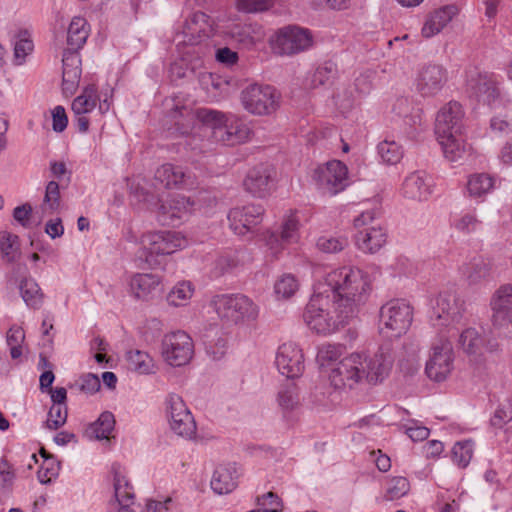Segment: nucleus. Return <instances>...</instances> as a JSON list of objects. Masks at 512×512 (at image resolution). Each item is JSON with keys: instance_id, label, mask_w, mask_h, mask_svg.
<instances>
[{"instance_id": "f257e3e1", "label": "nucleus", "mask_w": 512, "mask_h": 512, "mask_svg": "<svg viewBox=\"0 0 512 512\" xmlns=\"http://www.w3.org/2000/svg\"><path fill=\"white\" fill-rule=\"evenodd\" d=\"M371 291L367 272L354 266L333 269L314 286L303 313L304 322L313 332L330 335L358 315Z\"/></svg>"}, {"instance_id": "f03ea898", "label": "nucleus", "mask_w": 512, "mask_h": 512, "mask_svg": "<svg viewBox=\"0 0 512 512\" xmlns=\"http://www.w3.org/2000/svg\"><path fill=\"white\" fill-rule=\"evenodd\" d=\"M183 118L178 120L176 130L180 135L186 136V145L199 153L208 152L212 143L225 146H234L246 142L251 135L249 126L237 115L201 108L195 112L176 106L174 118L177 115Z\"/></svg>"}, {"instance_id": "7ed1b4c3", "label": "nucleus", "mask_w": 512, "mask_h": 512, "mask_svg": "<svg viewBox=\"0 0 512 512\" xmlns=\"http://www.w3.org/2000/svg\"><path fill=\"white\" fill-rule=\"evenodd\" d=\"M394 359L388 344L380 346L372 355L351 354L331 369L330 383L336 389L353 388L363 383L376 385L389 375Z\"/></svg>"}, {"instance_id": "20e7f679", "label": "nucleus", "mask_w": 512, "mask_h": 512, "mask_svg": "<svg viewBox=\"0 0 512 512\" xmlns=\"http://www.w3.org/2000/svg\"><path fill=\"white\" fill-rule=\"evenodd\" d=\"M210 305L227 325H250L257 321L260 314L258 304L242 293L215 295Z\"/></svg>"}, {"instance_id": "39448f33", "label": "nucleus", "mask_w": 512, "mask_h": 512, "mask_svg": "<svg viewBox=\"0 0 512 512\" xmlns=\"http://www.w3.org/2000/svg\"><path fill=\"white\" fill-rule=\"evenodd\" d=\"M379 330L386 337H400L410 328L413 307L404 299H392L380 308Z\"/></svg>"}, {"instance_id": "423d86ee", "label": "nucleus", "mask_w": 512, "mask_h": 512, "mask_svg": "<svg viewBox=\"0 0 512 512\" xmlns=\"http://www.w3.org/2000/svg\"><path fill=\"white\" fill-rule=\"evenodd\" d=\"M376 212L366 210L359 214L353 221L358 230L355 235V244L364 253H376L387 242L386 229L379 223H375Z\"/></svg>"}, {"instance_id": "0eeeda50", "label": "nucleus", "mask_w": 512, "mask_h": 512, "mask_svg": "<svg viewBox=\"0 0 512 512\" xmlns=\"http://www.w3.org/2000/svg\"><path fill=\"white\" fill-rule=\"evenodd\" d=\"M280 96L270 85L250 84L240 93V102L245 111L256 116L274 113L279 107Z\"/></svg>"}, {"instance_id": "6e6552de", "label": "nucleus", "mask_w": 512, "mask_h": 512, "mask_svg": "<svg viewBox=\"0 0 512 512\" xmlns=\"http://www.w3.org/2000/svg\"><path fill=\"white\" fill-rule=\"evenodd\" d=\"M165 406L171 430L184 439L191 440L195 438L196 422L182 397L176 393L168 394L165 399Z\"/></svg>"}, {"instance_id": "1a4fd4ad", "label": "nucleus", "mask_w": 512, "mask_h": 512, "mask_svg": "<svg viewBox=\"0 0 512 512\" xmlns=\"http://www.w3.org/2000/svg\"><path fill=\"white\" fill-rule=\"evenodd\" d=\"M141 245L146 262L152 264L156 256L170 255L185 248L187 240L178 232H148L142 236Z\"/></svg>"}, {"instance_id": "9d476101", "label": "nucleus", "mask_w": 512, "mask_h": 512, "mask_svg": "<svg viewBox=\"0 0 512 512\" xmlns=\"http://www.w3.org/2000/svg\"><path fill=\"white\" fill-rule=\"evenodd\" d=\"M465 310V300L455 289L442 291L437 296L433 308V325L455 326L461 322Z\"/></svg>"}, {"instance_id": "9b49d317", "label": "nucleus", "mask_w": 512, "mask_h": 512, "mask_svg": "<svg viewBox=\"0 0 512 512\" xmlns=\"http://www.w3.org/2000/svg\"><path fill=\"white\" fill-rule=\"evenodd\" d=\"M300 222L296 212L290 211L283 217L280 231L268 230L263 234L266 252L273 258H277L285 248L297 243L300 238Z\"/></svg>"}, {"instance_id": "f8f14e48", "label": "nucleus", "mask_w": 512, "mask_h": 512, "mask_svg": "<svg viewBox=\"0 0 512 512\" xmlns=\"http://www.w3.org/2000/svg\"><path fill=\"white\" fill-rule=\"evenodd\" d=\"M162 357L170 366L180 367L189 363L194 354L192 338L178 330L166 334L161 342Z\"/></svg>"}, {"instance_id": "ddd939ff", "label": "nucleus", "mask_w": 512, "mask_h": 512, "mask_svg": "<svg viewBox=\"0 0 512 512\" xmlns=\"http://www.w3.org/2000/svg\"><path fill=\"white\" fill-rule=\"evenodd\" d=\"M313 180L323 193L336 195L349 184L348 168L339 160L328 161L315 169Z\"/></svg>"}, {"instance_id": "4468645a", "label": "nucleus", "mask_w": 512, "mask_h": 512, "mask_svg": "<svg viewBox=\"0 0 512 512\" xmlns=\"http://www.w3.org/2000/svg\"><path fill=\"white\" fill-rule=\"evenodd\" d=\"M453 362V344L450 339L441 336L432 347V353L426 363L425 372L431 380L442 382L452 372Z\"/></svg>"}, {"instance_id": "2eb2a0df", "label": "nucleus", "mask_w": 512, "mask_h": 512, "mask_svg": "<svg viewBox=\"0 0 512 512\" xmlns=\"http://www.w3.org/2000/svg\"><path fill=\"white\" fill-rule=\"evenodd\" d=\"M270 45L277 54L292 55L308 49L312 45V37L306 29L285 27L275 33Z\"/></svg>"}, {"instance_id": "dca6fc26", "label": "nucleus", "mask_w": 512, "mask_h": 512, "mask_svg": "<svg viewBox=\"0 0 512 512\" xmlns=\"http://www.w3.org/2000/svg\"><path fill=\"white\" fill-rule=\"evenodd\" d=\"M194 205V201L183 195H173L162 199L157 206V221L161 225L177 226L191 216Z\"/></svg>"}, {"instance_id": "f3484780", "label": "nucleus", "mask_w": 512, "mask_h": 512, "mask_svg": "<svg viewBox=\"0 0 512 512\" xmlns=\"http://www.w3.org/2000/svg\"><path fill=\"white\" fill-rule=\"evenodd\" d=\"M448 80L447 70L439 64H427L421 67L415 79L417 92L423 97L436 96Z\"/></svg>"}, {"instance_id": "a211bd4d", "label": "nucleus", "mask_w": 512, "mask_h": 512, "mask_svg": "<svg viewBox=\"0 0 512 512\" xmlns=\"http://www.w3.org/2000/svg\"><path fill=\"white\" fill-rule=\"evenodd\" d=\"M264 208L259 204L235 207L228 213L230 228L237 235H246L262 222Z\"/></svg>"}, {"instance_id": "6ab92c4d", "label": "nucleus", "mask_w": 512, "mask_h": 512, "mask_svg": "<svg viewBox=\"0 0 512 512\" xmlns=\"http://www.w3.org/2000/svg\"><path fill=\"white\" fill-rule=\"evenodd\" d=\"M275 363L279 372L289 379L299 377L305 368L302 349L293 342L279 346Z\"/></svg>"}, {"instance_id": "aec40b11", "label": "nucleus", "mask_w": 512, "mask_h": 512, "mask_svg": "<svg viewBox=\"0 0 512 512\" xmlns=\"http://www.w3.org/2000/svg\"><path fill=\"white\" fill-rule=\"evenodd\" d=\"M467 91L478 102L487 105L493 104L500 96V88L493 75L476 71H472L468 75Z\"/></svg>"}, {"instance_id": "412c9836", "label": "nucleus", "mask_w": 512, "mask_h": 512, "mask_svg": "<svg viewBox=\"0 0 512 512\" xmlns=\"http://www.w3.org/2000/svg\"><path fill=\"white\" fill-rule=\"evenodd\" d=\"M464 112L460 103L450 101L436 116L435 133L437 137H447L462 133Z\"/></svg>"}, {"instance_id": "4be33fe9", "label": "nucleus", "mask_w": 512, "mask_h": 512, "mask_svg": "<svg viewBox=\"0 0 512 512\" xmlns=\"http://www.w3.org/2000/svg\"><path fill=\"white\" fill-rule=\"evenodd\" d=\"M490 306L494 327H508L512 323V285L500 286L491 297Z\"/></svg>"}, {"instance_id": "5701e85b", "label": "nucleus", "mask_w": 512, "mask_h": 512, "mask_svg": "<svg viewBox=\"0 0 512 512\" xmlns=\"http://www.w3.org/2000/svg\"><path fill=\"white\" fill-rule=\"evenodd\" d=\"M275 171L271 165L259 164L249 170L245 180V189L256 197H265L271 190Z\"/></svg>"}, {"instance_id": "b1692460", "label": "nucleus", "mask_w": 512, "mask_h": 512, "mask_svg": "<svg viewBox=\"0 0 512 512\" xmlns=\"http://www.w3.org/2000/svg\"><path fill=\"white\" fill-rule=\"evenodd\" d=\"M449 337H456V348L469 357L477 358L482 354L485 339L481 332L474 327H467L461 331L449 328Z\"/></svg>"}, {"instance_id": "393cba45", "label": "nucleus", "mask_w": 512, "mask_h": 512, "mask_svg": "<svg viewBox=\"0 0 512 512\" xmlns=\"http://www.w3.org/2000/svg\"><path fill=\"white\" fill-rule=\"evenodd\" d=\"M432 192V180L423 171H416L407 175L401 187L403 197L415 201L427 200Z\"/></svg>"}, {"instance_id": "a878e982", "label": "nucleus", "mask_w": 512, "mask_h": 512, "mask_svg": "<svg viewBox=\"0 0 512 512\" xmlns=\"http://www.w3.org/2000/svg\"><path fill=\"white\" fill-rule=\"evenodd\" d=\"M459 13L455 4L445 5L430 13L422 27L421 34L425 38H431L440 33L451 20Z\"/></svg>"}, {"instance_id": "bb28decb", "label": "nucleus", "mask_w": 512, "mask_h": 512, "mask_svg": "<svg viewBox=\"0 0 512 512\" xmlns=\"http://www.w3.org/2000/svg\"><path fill=\"white\" fill-rule=\"evenodd\" d=\"M154 179L156 183L168 189L193 186L190 175H187L182 167L169 163L163 164L156 170Z\"/></svg>"}, {"instance_id": "cd10ccee", "label": "nucleus", "mask_w": 512, "mask_h": 512, "mask_svg": "<svg viewBox=\"0 0 512 512\" xmlns=\"http://www.w3.org/2000/svg\"><path fill=\"white\" fill-rule=\"evenodd\" d=\"M62 85L65 92L73 93L81 77V59L77 51L65 50L62 58Z\"/></svg>"}, {"instance_id": "c85d7f7f", "label": "nucleus", "mask_w": 512, "mask_h": 512, "mask_svg": "<svg viewBox=\"0 0 512 512\" xmlns=\"http://www.w3.org/2000/svg\"><path fill=\"white\" fill-rule=\"evenodd\" d=\"M230 35L241 46L250 49L265 38V30L256 22L235 24L230 28Z\"/></svg>"}, {"instance_id": "c756f323", "label": "nucleus", "mask_w": 512, "mask_h": 512, "mask_svg": "<svg viewBox=\"0 0 512 512\" xmlns=\"http://www.w3.org/2000/svg\"><path fill=\"white\" fill-rule=\"evenodd\" d=\"M238 470L235 464L228 463L219 465L211 479V488L217 494H228L237 486Z\"/></svg>"}, {"instance_id": "7c9ffc66", "label": "nucleus", "mask_w": 512, "mask_h": 512, "mask_svg": "<svg viewBox=\"0 0 512 512\" xmlns=\"http://www.w3.org/2000/svg\"><path fill=\"white\" fill-rule=\"evenodd\" d=\"M491 270V261L482 256L473 257L461 267V273L469 285H477L488 280Z\"/></svg>"}, {"instance_id": "2f4dec72", "label": "nucleus", "mask_w": 512, "mask_h": 512, "mask_svg": "<svg viewBox=\"0 0 512 512\" xmlns=\"http://www.w3.org/2000/svg\"><path fill=\"white\" fill-rule=\"evenodd\" d=\"M496 188V179L488 173H474L468 177L466 190L472 199L483 201Z\"/></svg>"}, {"instance_id": "473e14b6", "label": "nucleus", "mask_w": 512, "mask_h": 512, "mask_svg": "<svg viewBox=\"0 0 512 512\" xmlns=\"http://www.w3.org/2000/svg\"><path fill=\"white\" fill-rule=\"evenodd\" d=\"M159 284V276L152 273H137L130 279V292L137 299L147 300Z\"/></svg>"}, {"instance_id": "72a5a7b5", "label": "nucleus", "mask_w": 512, "mask_h": 512, "mask_svg": "<svg viewBox=\"0 0 512 512\" xmlns=\"http://www.w3.org/2000/svg\"><path fill=\"white\" fill-rule=\"evenodd\" d=\"M461 134L455 133L454 135H447V137H437L444 157L450 162L460 161L467 153L466 144L461 138Z\"/></svg>"}, {"instance_id": "f704fd0d", "label": "nucleus", "mask_w": 512, "mask_h": 512, "mask_svg": "<svg viewBox=\"0 0 512 512\" xmlns=\"http://www.w3.org/2000/svg\"><path fill=\"white\" fill-rule=\"evenodd\" d=\"M89 35L87 21L82 17H74L67 31L66 50L77 51L83 47Z\"/></svg>"}, {"instance_id": "c9c22d12", "label": "nucleus", "mask_w": 512, "mask_h": 512, "mask_svg": "<svg viewBox=\"0 0 512 512\" xmlns=\"http://www.w3.org/2000/svg\"><path fill=\"white\" fill-rule=\"evenodd\" d=\"M19 290L23 301L29 308L37 310L42 306L44 294L33 278H23L19 283Z\"/></svg>"}, {"instance_id": "e433bc0d", "label": "nucleus", "mask_w": 512, "mask_h": 512, "mask_svg": "<svg viewBox=\"0 0 512 512\" xmlns=\"http://www.w3.org/2000/svg\"><path fill=\"white\" fill-rule=\"evenodd\" d=\"M127 367L129 370L140 375H147L154 372V361L152 357L141 350H129L126 353Z\"/></svg>"}, {"instance_id": "4c0bfd02", "label": "nucleus", "mask_w": 512, "mask_h": 512, "mask_svg": "<svg viewBox=\"0 0 512 512\" xmlns=\"http://www.w3.org/2000/svg\"><path fill=\"white\" fill-rule=\"evenodd\" d=\"M98 90L94 84L84 88L81 95L76 97L72 103L74 114H87L95 108L98 101Z\"/></svg>"}, {"instance_id": "58836bf2", "label": "nucleus", "mask_w": 512, "mask_h": 512, "mask_svg": "<svg viewBox=\"0 0 512 512\" xmlns=\"http://www.w3.org/2000/svg\"><path fill=\"white\" fill-rule=\"evenodd\" d=\"M115 426L114 415L105 411L87 429V434L96 439H108Z\"/></svg>"}, {"instance_id": "ea45409f", "label": "nucleus", "mask_w": 512, "mask_h": 512, "mask_svg": "<svg viewBox=\"0 0 512 512\" xmlns=\"http://www.w3.org/2000/svg\"><path fill=\"white\" fill-rule=\"evenodd\" d=\"M277 402L284 411H291L298 406L299 396L294 382L286 381L280 386L277 394Z\"/></svg>"}, {"instance_id": "a19ab883", "label": "nucleus", "mask_w": 512, "mask_h": 512, "mask_svg": "<svg viewBox=\"0 0 512 512\" xmlns=\"http://www.w3.org/2000/svg\"><path fill=\"white\" fill-rule=\"evenodd\" d=\"M338 72L337 65L331 61H326L319 65L310 79V87L318 88L330 84Z\"/></svg>"}, {"instance_id": "79ce46f5", "label": "nucleus", "mask_w": 512, "mask_h": 512, "mask_svg": "<svg viewBox=\"0 0 512 512\" xmlns=\"http://www.w3.org/2000/svg\"><path fill=\"white\" fill-rule=\"evenodd\" d=\"M194 292L192 284L188 281L177 283L167 295V301L175 307L185 306Z\"/></svg>"}, {"instance_id": "37998d69", "label": "nucleus", "mask_w": 512, "mask_h": 512, "mask_svg": "<svg viewBox=\"0 0 512 512\" xmlns=\"http://www.w3.org/2000/svg\"><path fill=\"white\" fill-rule=\"evenodd\" d=\"M19 237L8 231L0 232V251L7 262L16 261L19 255Z\"/></svg>"}, {"instance_id": "c03bdc74", "label": "nucleus", "mask_w": 512, "mask_h": 512, "mask_svg": "<svg viewBox=\"0 0 512 512\" xmlns=\"http://www.w3.org/2000/svg\"><path fill=\"white\" fill-rule=\"evenodd\" d=\"M17 37L18 39L14 44L13 61L15 65H22L25 63L26 57L32 53L34 44L26 30L20 31Z\"/></svg>"}, {"instance_id": "a18cd8bd", "label": "nucleus", "mask_w": 512, "mask_h": 512, "mask_svg": "<svg viewBox=\"0 0 512 512\" xmlns=\"http://www.w3.org/2000/svg\"><path fill=\"white\" fill-rule=\"evenodd\" d=\"M474 450V443L471 440L460 441L452 448V460L460 468H465L470 463Z\"/></svg>"}, {"instance_id": "49530a36", "label": "nucleus", "mask_w": 512, "mask_h": 512, "mask_svg": "<svg viewBox=\"0 0 512 512\" xmlns=\"http://www.w3.org/2000/svg\"><path fill=\"white\" fill-rule=\"evenodd\" d=\"M410 483L407 478L402 476L393 477L386 484L384 498L387 501L400 499L408 494Z\"/></svg>"}, {"instance_id": "de8ad7c7", "label": "nucleus", "mask_w": 512, "mask_h": 512, "mask_svg": "<svg viewBox=\"0 0 512 512\" xmlns=\"http://www.w3.org/2000/svg\"><path fill=\"white\" fill-rule=\"evenodd\" d=\"M114 496L120 507L124 504L129 506L134 498L132 486L127 479L120 474H115L114 477Z\"/></svg>"}, {"instance_id": "09e8293b", "label": "nucleus", "mask_w": 512, "mask_h": 512, "mask_svg": "<svg viewBox=\"0 0 512 512\" xmlns=\"http://www.w3.org/2000/svg\"><path fill=\"white\" fill-rule=\"evenodd\" d=\"M377 149L382 161L389 165L397 164L403 157L402 148L395 141H383Z\"/></svg>"}, {"instance_id": "8fccbe9b", "label": "nucleus", "mask_w": 512, "mask_h": 512, "mask_svg": "<svg viewBox=\"0 0 512 512\" xmlns=\"http://www.w3.org/2000/svg\"><path fill=\"white\" fill-rule=\"evenodd\" d=\"M299 283L292 274L282 275L274 285V291L278 297L288 299L292 297L298 290Z\"/></svg>"}, {"instance_id": "3c124183", "label": "nucleus", "mask_w": 512, "mask_h": 512, "mask_svg": "<svg viewBox=\"0 0 512 512\" xmlns=\"http://www.w3.org/2000/svg\"><path fill=\"white\" fill-rule=\"evenodd\" d=\"M25 340V333L21 327L12 326L6 336L7 345L10 347L12 359H18L22 355V343Z\"/></svg>"}, {"instance_id": "603ef678", "label": "nucleus", "mask_w": 512, "mask_h": 512, "mask_svg": "<svg viewBox=\"0 0 512 512\" xmlns=\"http://www.w3.org/2000/svg\"><path fill=\"white\" fill-rule=\"evenodd\" d=\"M348 246L346 237L321 236L317 239L316 247L324 253H338Z\"/></svg>"}, {"instance_id": "864d4df0", "label": "nucleus", "mask_w": 512, "mask_h": 512, "mask_svg": "<svg viewBox=\"0 0 512 512\" xmlns=\"http://www.w3.org/2000/svg\"><path fill=\"white\" fill-rule=\"evenodd\" d=\"M67 416V405H51L46 420L47 428L50 430L59 429L66 423Z\"/></svg>"}, {"instance_id": "5fc2aeb1", "label": "nucleus", "mask_w": 512, "mask_h": 512, "mask_svg": "<svg viewBox=\"0 0 512 512\" xmlns=\"http://www.w3.org/2000/svg\"><path fill=\"white\" fill-rule=\"evenodd\" d=\"M343 353V347L339 344H324L322 345L317 353V360L321 366L327 365L330 362L336 361L341 357Z\"/></svg>"}, {"instance_id": "6e6d98bb", "label": "nucleus", "mask_w": 512, "mask_h": 512, "mask_svg": "<svg viewBox=\"0 0 512 512\" xmlns=\"http://www.w3.org/2000/svg\"><path fill=\"white\" fill-rule=\"evenodd\" d=\"M274 5V0H238L237 9L243 13H262Z\"/></svg>"}, {"instance_id": "4d7b16f0", "label": "nucleus", "mask_w": 512, "mask_h": 512, "mask_svg": "<svg viewBox=\"0 0 512 512\" xmlns=\"http://www.w3.org/2000/svg\"><path fill=\"white\" fill-rule=\"evenodd\" d=\"M480 220L475 214L466 213L453 221V227L460 233L470 234L480 226Z\"/></svg>"}, {"instance_id": "13d9d810", "label": "nucleus", "mask_w": 512, "mask_h": 512, "mask_svg": "<svg viewBox=\"0 0 512 512\" xmlns=\"http://www.w3.org/2000/svg\"><path fill=\"white\" fill-rule=\"evenodd\" d=\"M361 97L357 95L352 86L344 87L335 96L336 105L343 111L351 109Z\"/></svg>"}, {"instance_id": "bf43d9fd", "label": "nucleus", "mask_w": 512, "mask_h": 512, "mask_svg": "<svg viewBox=\"0 0 512 512\" xmlns=\"http://www.w3.org/2000/svg\"><path fill=\"white\" fill-rule=\"evenodd\" d=\"M60 186L56 181H49L46 185L44 195V206L48 207L51 211H56L60 207Z\"/></svg>"}, {"instance_id": "052dcab7", "label": "nucleus", "mask_w": 512, "mask_h": 512, "mask_svg": "<svg viewBox=\"0 0 512 512\" xmlns=\"http://www.w3.org/2000/svg\"><path fill=\"white\" fill-rule=\"evenodd\" d=\"M261 512H280L282 510V501L274 492H267L257 498Z\"/></svg>"}, {"instance_id": "680f3d73", "label": "nucleus", "mask_w": 512, "mask_h": 512, "mask_svg": "<svg viewBox=\"0 0 512 512\" xmlns=\"http://www.w3.org/2000/svg\"><path fill=\"white\" fill-rule=\"evenodd\" d=\"M240 263V257L238 252H229L220 256L216 260V269L218 274H223L231 269L236 268Z\"/></svg>"}, {"instance_id": "e2e57ef3", "label": "nucleus", "mask_w": 512, "mask_h": 512, "mask_svg": "<svg viewBox=\"0 0 512 512\" xmlns=\"http://www.w3.org/2000/svg\"><path fill=\"white\" fill-rule=\"evenodd\" d=\"M405 433L409 438L414 441H423L428 438L430 430L422 425H419L417 421H411L409 425H404Z\"/></svg>"}, {"instance_id": "0e129e2a", "label": "nucleus", "mask_w": 512, "mask_h": 512, "mask_svg": "<svg viewBox=\"0 0 512 512\" xmlns=\"http://www.w3.org/2000/svg\"><path fill=\"white\" fill-rule=\"evenodd\" d=\"M404 123L409 127L408 136L414 138L418 129L423 125L422 110L420 108L414 109L407 118H404Z\"/></svg>"}, {"instance_id": "69168bd1", "label": "nucleus", "mask_w": 512, "mask_h": 512, "mask_svg": "<svg viewBox=\"0 0 512 512\" xmlns=\"http://www.w3.org/2000/svg\"><path fill=\"white\" fill-rule=\"evenodd\" d=\"M59 463L56 462L53 458L46 459L42 470L39 471V480L42 483H47L52 480V478H56L59 473Z\"/></svg>"}, {"instance_id": "338daca9", "label": "nucleus", "mask_w": 512, "mask_h": 512, "mask_svg": "<svg viewBox=\"0 0 512 512\" xmlns=\"http://www.w3.org/2000/svg\"><path fill=\"white\" fill-rule=\"evenodd\" d=\"M14 477L15 475L10 465L4 460L0 461V493L12 486Z\"/></svg>"}, {"instance_id": "774afa93", "label": "nucleus", "mask_w": 512, "mask_h": 512, "mask_svg": "<svg viewBox=\"0 0 512 512\" xmlns=\"http://www.w3.org/2000/svg\"><path fill=\"white\" fill-rule=\"evenodd\" d=\"M52 127L55 132H62L66 129L68 118L62 106H56L52 110Z\"/></svg>"}]
</instances>
